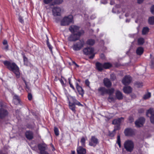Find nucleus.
Listing matches in <instances>:
<instances>
[{"mask_svg": "<svg viewBox=\"0 0 154 154\" xmlns=\"http://www.w3.org/2000/svg\"><path fill=\"white\" fill-rule=\"evenodd\" d=\"M143 85L142 83L137 82L136 84L137 87L138 88H140L143 86Z\"/></svg>", "mask_w": 154, "mask_h": 154, "instance_id": "41", "label": "nucleus"}, {"mask_svg": "<svg viewBox=\"0 0 154 154\" xmlns=\"http://www.w3.org/2000/svg\"><path fill=\"white\" fill-rule=\"evenodd\" d=\"M132 81L131 78L129 75H126L122 80V83L125 85H127L129 84Z\"/></svg>", "mask_w": 154, "mask_h": 154, "instance_id": "12", "label": "nucleus"}, {"mask_svg": "<svg viewBox=\"0 0 154 154\" xmlns=\"http://www.w3.org/2000/svg\"><path fill=\"white\" fill-rule=\"evenodd\" d=\"M120 7V5H117L116 6V7L117 8H119Z\"/></svg>", "mask_w": 154, "mask_h": 154, "instance_id": "63", "label": "nucleus"}, {"mask_svg": "<svg viewBox=\"0 0 154 154\" xmlns=\"http://www.w3.org/2000/svg\"><path fill=\"white\" fill-rule=\"evenodd\" d=\"M79 27L77 26L72 25L70 26L69 29L72 33H77L79 31Z\"/></svg>", "mask_w": 154, "mask_h": 154, "instance_id": "13", "label": "nucleus"}, {"mask_svg": "<svg viewBox=\"0 0 154 154\" xmlns=\"http://www.w3.org/2000/svg\"><path fill=\"white\" fill-rule=\"evenodd\" d=\"M145 42L144 39L142 37L139 38L137 40V43L139 45H143Z\"/></svg>", "mask_w": 154, "mask_h": 154, "instance_id": "27", "label": "nucleus"}, {"mask_svg": "<svg viewBox=\"0 0 154 154\" xmlns=\"http://www.w3.org/2000/svg\"><path fill=\"white\" fill-rule=\"evenodd\" d=\"M149 23L150 24H154V17L152 16L149 18L148 20Z\"/></svg>", "mask_w": 154, "mask_h": 154, "instance_id": "31", "label": "nucleus"}, {"mask_svg": "<svg viewBox=\"0 0 154 154\" xmlns=\"http://www.w3.org/2000/svg\"><path fill=\"white\" fill-rule=\"evenodd\" d=\"M98 143L99 141L98 139L95 136H92L90 140L89 145L91 146H95Z\"/></svg>", "mask_w": 154, "mask_h": 154, "instance_id": "9", "label": "nucleus"}, {"mask_svg": "<svg viewBox=\"0 0 154 154\" xmlns=\"http://www.w3.org/2000/svg\"><path fill=\"white\" fill-rule=\"evenodd\" d=\"M3 44L4 45H6L7 44V41L6 40H4L3 42Z\"/></svg>", "mask_w": 154, "mask_h": 154, "instance_id": "53", "label": "nucleus"}, {"mask_svg": "<svg viewBox=\"0 0 154 154\" xmlns=\"http://www.w3.org/2000/svg\"><path fill=\"white\" fill-rule=\"evenodd\" d=\"M124 121V118L121 117L120 118L116 119L113 120L112 124L114 125H119L120 124Z\"/></svg>", "mask_w": 154, "mask_h": 154, "instance_id": "17", "label": "nucleus"}, {"mask_svg": "<svg viewBox=\"0 0 154 154\" xmlns=\"http://www.w3.org/2000/svg\"><path fill=\"white\" fill-rule=\"evenodd\" d=\"M151 11L152 13L154 14V5L152 6L151 8Z\"/></svg>", "mask_w": 154, "mask_h": 154, "instance_id": "46", "label": "nucleus"}, {"mask_svg": "<svg viewBox=\"0 0 154 154\" xmlns=\"http://www.w3.org/2000/svg\"><path fill=\"white\" fill-rule=\"evenodd\" d=\"M108 101L109 102L113 101L114 100V98L113 97L111 96V95L109 96V97L108 98Z\"/></svg>", "mask_w": 154, "mask_h": 154, "instance_id": "38", "label": "nucleus"}, {"mask_svg": "<svg viewBox=\"0 0 154 154\" xmlns=\"http://www.w3.org/2000/svg\"><path fill=\"white\" fill-rule=\"evenodd\" d=\"M85 139L84 137H82L81 139L80 142L82 146H85Z\"/></svg>", "mask_w": 154, "mask_h": 154, "instance_id": "33", "label": "nucleus"}, {"mask_svg": "<svg viewBox=\"0 0 154 154\" xmlns=\"http://www.w3.org/2000/svg\"><path fill=\"white\" fill-rule=\"evenodd\" d=\"M110 4L111 5H113V4H114V2H112V1H111V2H110Z\"/></svg>", "mask_w": 154, "mask_h": 154, "instance_id": "64", "label": "nucleus"}, {"mask_svg": "<svg viewBox=\"0 0 154 154\" xmlns=\"http://www.w3.org/2000/svg\"><path fill=\"white\" fill-rule=\"evenodd\" d=\"M134 143L131 140L126 141L124 144V146L127 151L131 152L134 148Z\"/></svg>", "mask_w": 154, "mask_h": 154, "instance_id": "4", "label": "nucleus"}, {"mask_svg": "<svg viewBox=\"0 0 154 154\" xmlns=\"http://www.w3.org/2000/svg\"><path fill=\"white\" fill-rule=\"evenodd\" d=\"M103 65L104 68L106 69H108L112 66V64L109 63H105Z\"/></svg>", "mask_w": 154, "mask_h": 154, "instance_id": "30", "label": "nucleus"}, {"mask_svg": "<svg viewBox=\"0 0 154 154\" xmlns=\"http://www.w3.org/2000/svg\"><path fill=\"white\" fill-rule=\"evenodd\" d=\"M119 128V126H117V127H115V130H117Z\"/></svg>", "mask_w": 154, "mask_h": 154, "instance_id": "61", "label": "nucleus"}, {"mask_svg": "<svg viewBox=\"0 0 154 154\" xmlns=\"http://www.w3.org/2000/svg\"><path fill=\"white\" fill-rule=\"evenodd\" d=\"M84 53L86 55H90L89 57L90 59H93L94 56V49L92 48H87L83 50Z\"/></svg>", "mask_w": 154, "mask_h": 154, "instance_id": "6", "label": "nucleus"}, {"mask_svg": "<svg viewBox=\"0 0 154 154\" xmlns=\"http://www.w3.org/2000/svg\"><path fill=\"white\" fill-rule=\"evenodd\" d=\"M118 144L119 147H121V141H120V137L119 135H118L117 137V142Z\"/></svg>", "mask_w": 154, "mask_h": 154, "instance_id": "35", "label": "nucleus"}, {"mask_svg": "<svg viewBox=\"0 0 154 154\" xmlns=\"http://www.w3.org/2000/svg\"><path fill=\"white\" fill-rule=\"evenodd\" d=\"M63 2V0H55V3L56 4H60L62 3Z\"/></svg>", "mask_w": 154, "mask_h": 154, "instance_id": "42", "label": "nucleus"}, {"mask_svg": "<svg viewBox=\"0 0 154 154\" xmlns=\"http://www.w3.org/2000/svg\"><path fill=\"white\" fill-rule=\"evenodd\" d=\"M47 145L45 144H39L38 145V147L40 150V153H41L45 151L46 149Z\"/></svg>", "mask_w": 154, "mask_h": 154, "instance_id": "18", "label": "nucleus"}, {"mask_svg": "<svg viewBox=\"0 0 154 154\" xmlns=\"http://www.w3.org/2000/svg\"><path fill=\"white\" fill-rule=\"evenodd\" d=\"M114 75L112 74H111V78L112 79H113V80L114 79H115V77H114V79L113 78H112V77H113L114 76Z\"/></svg>", "mask_w": 154, "mask_h": 154, "instance_id": "56", "label": "nucleus"}, {"mask_svg": "<svg viewBox=\"0 0 154 154\" xmlns=\"http://www.w3.org/2000/svg\"><path fill=\"white\" fill-rule=\"evenodd\" d=\"M32 95L31 94H29L28 95V98L29 100H31L32 99Z\"/></svg>", "mask_w": 154, "mask_h": 154, "instance_id": "49", "label": "nucleus"}, {"mask_svg": "<svg viewBox=\"0 0 154 154\" xmlns=\"http://www.w3.org/2000/svg\"><path fill=\"white\" fill-rule=\"evenodd\" d=\"M3 63L8 69L14 73L17 78L19 77L20 73L19 71V68L15 63H11L7 60L3 61Z\"/></svg>", "mask_w": 154, "mask_h": 154, "instance_id": "1", "label": "nucleus"}, {"mask_svg": "<svg viewBox=\"0 0 154 154\" xmlns=\"http://www.w3.org/2000/svg\"><path fill=\"white\" fill-rule=\"evenodd\" d=\"M73 100L74 103H75V105H77L79 106H83V105L75 99V97H73Z\"/></svg>", "mask_w": 154, "mask_h": 154, "instance_id": "32", "label": "nucleus"}, {"mask_svg": "<svg viewBox=\"0 0 154 154\" xmlns=\"http://www.w3.org/2000/svg\"><path fill=\"white\" fill-rule=\"evenodd\" d=\"M135 35V34H133L132 35V34L129 35V36L130 37H134V36Z\"/></svg>", "mask_w": 154, "mask_h": 154, "instance_id": "59", "label": "nucleus"}, {"mask_svg": "<svg viewBox=\"0 0 154 154\" xmlns=\"http://www.w3.org/2000/svg\"><path fill=\"white\" fill-rule=\"evenodd\" d=\"M84 33L83 30L77 33H72L69 37L68 38V40L69 41H75L78 40L80 37Z\"/></svg>", "mask_w": 154, "mask_h": 154, "instance_id": "3", "label": "nucleus"}, {"mask_svg": "<svg viewBox=\"0 0 154 154\" xmlns=\"http://www.w3.org/2000/svg\"><path fill=\"white\" fill-rule=\"evenodd\" d=\"M19 20L20 22L21 23H23V20L21 17H19Z\"/></svg>", "mask_w": 154, "mask_h": 154, "instance_id": "48", "label": "nucleus"}, {"mask_svg": "<svg viewBox=\"0 0 154 154\" xmlns=\"http://www.w3.org/2000/svg\"><path fill=\"white\" fill-rule=\"evenodd\" d=\"M53 15L54 16L60 15L61 12V9L59 7H54L52 10Z\"/></svg>", "mask_w": 154, "mask_h": 154, "instance_id": "15", "label": "nucleus"}, {"mask_svg": "<svg viewBox=\"0 0 154 154\" xmlns=\"http://www.w3.org/2000/svg\"><path fill=\"white\" fill-rule=\"evenodd\" d=\"M41 154H49L48 152L45 151L43 152L42 153H41Z\"/></svg>", "mask_w": 154, "mask_h": 154, "instance_id": "57", "label": "nucleus"}, {"mask_svg": "<svg viewBox=\"0 0 154 154\" xmlns=\"http://www.w3.org/2000/svg\"><path fill=\"white\" fill-rule=\"evenodd\" d=\"M76 87L79 94L83 96L84 94V91L82 88L77 83L76 84Z\"/></svg>", "mask_w": 154, "mask_h": 154, "instance_id": "20", "label": "nucleus"}, {"mask_svg": "<svg viewBox=\"0 0 154 154\" xmlns=\"http://www.w3.org/2000/svg\"><path fill=\"white\" fill-rule=\"evenodd\" d=\"M77 154H86V150L82 146H78L77 149Z\"/></svg>", "mask_w": 154, "mask_h": 154, "instance_id": "16", "label": "nucleus"}, {"mask_svg": "<svg viewBox=\"0 0 154 154\" xmlns=\"http://www.w3.org/2000/svg\"><path fill=\"white\" fill-rule=\"evenodd\" d=\"M128 11V9L127 7H125L124 8L122 9V11L123 12H125Z\"/></svg>", "mask_w": 154, "mask_h": 154, "instance_id": "44", "label": "nucleus"}, {"mask_svg": "<svg viewBox=\"0 0 154 154\" xmlns=\"http://www.w3.org/2000/svg\"><path fill=\"white\" fill-rule=\"evenodd\" d=\"M47 45L49 48L50 50L52 51V47L50 45V44L48 42L47 43Z\"/></svg>", "mask_w": 154, "mask_h": 154, "instance_id": "45", "label": "nucleus"}, {"mask_svg": "<svg viewBox=\"0 0 154 154\" xmlns=\"http://www.w3.org/2000/svg\"><path fill=\"white\" fill-rule=\"evenodd\" d=\"M116 98L119 100H122L123 98L122 93L119 91H117L116 93Z\"/></svg>", "mask_w": 154, "mask_h": 154, "instance_id": "21", "label": "nucleus"}, {"mask_svg": "<svg viewBox=\"0 0 154 154\" xmlns=\"http://www.w3.org/2000/svg\"><path fill=\"white\" fill-rule=\"evenodd\" d=\"M24 64L26 65H27V59L25 56H23Z\"/></svg>", "mask_w": 154, "mask_h": 154, "instance_id": "40", "label": "nucleus"}, {"mask_svg": "<svg viewBox=\"0 0 154 154\" xmlns=\"http://www.w3.org/2000/svg\"><path fill=\"white\" fill-rule=\"evenodd\" d=\"M26 136L27 138L31 140L33 138V134L31 131H27L26 133Z\"/></svg>", "mask_w": 154, "mask_h": 154, "instance_id": "24", "label": "nucleus"}, {"mask_svg": "<svg viewBox=\"0 0 154 154\" xmlns=\"http://www.w3.org/2000/svg\"><path fill=\"white\" fill-rule=\"evenodd\" d=\"M73 22V18L72 15H70L64 17L60 21V25L66 26Z\"/></svg>", "mask_w": 154, "mask_h": 154, "instance_id": "2", "label": "nucleus"}, {"mask_svg": "<svg viewBox=\"0 0 154 154\" xmlns=\"http://www.w3.org/2000/svg\"><path fill=\"white\" fill-rule=\"evenodd\" d=\"M8 115V112L6 110L3 109H0V118L3 119L6 117Z\"/></svg>", "mask_w": 154, "mask_h": 154, "instance_id": "14", "label": "nucleus"}, {"mask_svg": "<svg viewBox=\"0 0 154 154\" xmlns=\"http://www.w3.org/2000/svg\"><path fill=\"white\" fill-rule=\"evenodd\" d=\"M69 101V109H71L74 113H75V104L74 103L73 97L69 96L68 97Z\"/></svg>", "mask_w": 154, "mask_h": 154, "instance_id": "7", "label": "nucleus"}, {"mask_svg": "<svg viewBox=\"0 0 154 154\" xmlns=\"http://www.w3.org/2000/svg\"><path fill=\"white\" fill-rule=\"evenodd\" d=\"M149 31V29L147 27H144L142 30V34L143 35L146 34Z\"/></svg>", "mask_w": 154, "mask_h": 154, "instance_id": "28", "label": "nucleus"}, {"mask_svg": "<svg viewBox=\"0 0 154 154\" xmlns=\"http://www.w3.org/2000/svg\"><path fill=\"white\" fill-rule=\"evenodd\" d=\"M151 64V65L152 67H154V58L152 60Z\"/></svg>", "mask_w": 154, "mask_h": 154, "instance_id": "52", "label": "nucleus"}, {"mask_svg": "<svg viewBox=\"0 0 154 154\" xmlns=\"http://www.w3.org/2000/svg\"><path fill=\"white\" fill-rule=\"evenodd\" d=\"M124 92L126 94H129L132 91V89L131 87L129 86L125 87L123 89Z\"/></svg>", "mask_w": 154, "mask_h": 154, "instance_id": "25", "label": "nucleus"}, {"mask_svg": "<svg viewBox=\"0 0 154 154\" xmlns=\"http://www.w3.org/2000/svg\"><path fill=\"white\" fill-rule=\"evenodd\" d=\"M71 154H75V152L74 151H72Z\"/></svg>", "mask_w": 154, "mask_h": 154, "instance_id": "62", "label": "nucleus"}, {"mask_svg": "<svg viewBox=\"0 0 154 154\" xmlns=\"http://www.w3.org/2000/svg\"><path fill=\"white\" fill-rule=\"evenodd\" d=\"M87 43L88 45H92L95 43V41L92 39H90L87 41Z\"/></svg>", "mask_w": 154, "mask_h": 154, "instance_id": "29", "label": "nucleus"}, {"mask_svg": "<svg viewBox=\"0 0 154 154\" xmlns=\"http://www.w3.org/2000/svg\"><path fill=\"white\" fill-rule=\"evenodd\" d=\"M8 45H7L5 47V48H4V49L6 50H7L8 49Z\"/></svg>", "mask_w": 154, "mask_h": 154, "instance_id": "55", "label": "nucleus"}, {"mask_svg": "<svg viewBox=\"0 0 154 154\" xmlns=\"http://www.w3.org/2000/svg\"><path fill=\"white\" fill-rule=\"evenodd\" d=\"M101 3L104 4H106L107 3V2L106 1H105L104 2H103V1H102Z\"/></svg>", "mask_w": 154, "mask_h": 154, "instance_id": "60", "label": "nucleus"}, {"mask_svg": "<svg viewBox=\"0 0 154 154\" xmlns=\"http://www.w3.org/2000/svg\"><path fill=\"white\" fill-rule=\"evenodd\" d=\"M144 50L142 47H138L136 50V52L138 55H141L143 53Z\"/></svg>", "mask_w": 154, "mask_h": 154, "instance_id": "26", "label": "nucleus"}, {"mask_svg": "<svg viewBox=\"0 0 154 154\" xmlns=\"http://www.w3.org/2000/svg\"><path fill=\"white\" fill-rule=\"evenodd\" d=\"M14 101V100H16L17 103H19V97L18 96L16 95H14L13 97Z\"/></svg>", "mask_w": 154, "mask_h": 154, "instance_id": "36", "label": "nucleus"}, {"mask_svg": "<svg viewBox=\"0 0 154 154\" xmlns=\"http://www.w3.org/2000/svg\"><path fill=\"white\" fill-rule=\"evenodd\" d=\"M150 97L151 93H148L144 95L143 98L144 99H147L149 98Z\"/></svg>", "mask_w": 154, "mask_h": 154, "instance_id": "34", "label": "nucleus"}, {"mask_svg": "<svg viewBox=\"0 0 154 154\" xmlns=\"http://www.w3.org/2000/svg\"><path fill=\"white\" fill-rule=\"evenodd\" d=\"M143 1V0H138L137 2L138 3L140 4Z\"/></svg>", "mask_w": 154, "mask_h": 154, "instance_id": "54", "label": "nucleus"}, {"mask_svg": "<svg viewBox=\"0 0 154 154\" xmlns=\"http://www.w3.org/2000/svg\"><path fill=\"white\" fill-rule=\"evenodd\" d=\"M145 121V119L143 117H141L139 118L135 122L136 126L137 127H140L142 126Z\"/></svg>", "mask_w": 154, "mask_h": 154, "instance_id": "11", "label": "nucleus"}, {"mask_svg": "<svg viewBox=\"0 0 154 154\" xmlns=\"http://www.w3.org/2000/svg\"><path fill=\"white\" fill-rule=\"evenodd\" d=\"M73 63L75 65V66H76L77 67H79V66L75 62H73Z\"/></svg>", "mask_w": 154, "mask_h": 154, "instance_id": "58", "label": "nucleus"}, {"mask_svg": "<svg viewBox=\"0 0 154 154\" xmlns=\"http://www.w3.org/2000/svg\"><path fill=\"white\" fill-rule=\"evenodd\" d=\"M149 115H151V116L150 117L151 122L152 124H154V110L152 108H150L147 111L146 113V115L147 116L149 117Z\"/></svg>", "mask_w": 154, "mask_h": 154, "instance_id": "10", "label": "nucleus"}, {"mask_svg": "<svg viewBox=\"0 0 154 154\" xmlns=\"http://www.w3.org/2000/svg\"><path fill=\"white\" fill-rule=\"evenodd\" d=\"M96 66L97 69L99 71H101L104 68L103 65L99 62L96 63Z\"/></svg>", "mask_w": 154, "mask_h": 154, "instance_id": "23", "label": "nucleus"}, {"mask_svg": "<svg viewBox=\"0 0 154 154\" xmlns=\"http://www.w3.org/2000/svg\"><path fill=\"white\" fill-rule=\"evenodd\" d=\"M104 85L107 88L110 87L112 85V83L110 80L107 78H105L103 80Z\"/></svg>", "mask_w": 154, "mask_h": 154, "instance_id": "19", "label": "nucleus"}, {"mask_svg": "<svg viewBox=\"0 0 154 154\" xmlns=\"http://www.w3.org/2000/svg\"><path fill=\"white\" fill-rule=\"evenodd\" d=\"M98 90L100 92L102 95H103L105 94H108L109 96L112 94L114 91V89L113 88L107 89L103 87L100 88L98 89Z\"/></svg>", "mask_w": 154, "mask_h": 154, "instance_id": "5", "label": "nucleus"}, {"mask_svg": "<svg viewBox=\"0 0 154 154\" xmlns=\"http://www.w3.org/2000/svg\"><path fill=\"white\" fill-rule=\"evenodd\" d=\"M61 83V84L63 86V87H65V84H64V82L62 80V79H60V80H59Z\"/></svg>", "mask_w": 154, "mask_h": 154, "instance_id": "47", "label": "nucleus"}, {"mask_svg": "<svg viewBox=\"0 0 154 154\" xmlns=\"http://www.w3.org/2000/svg\"><path fill=\"white\" fill-rule=\"evenodd\" d=\"M85 83L86 85L88 86H89L90 84V82L88 80H85Z\"/></svg>", "mask_w": 154, "mask_h": 154, "instance_id": "50", "label": "nucleus"}, {"mask_svg": "<svg viewBox=\"0 0 154 154\" xmlns=\"http://www.w3.org/2000/svg\"><path fill=\"white\" fill-rule=\"evenodd\" d=\"M133 130L130 128H127L125 130V134L126 136H131L133 134Z\"/></svg>", "mask_w": 154, "mask_h": 154, "instance_id": "22", "label": "nucleus"}, {"mask_svg": "<svg viewBox=\"0 0 154 154\" xmlns=\"http://www.w3.org/2000/svg\"><path fill=\"white\" fill-rule=\"evenodd\" d=\"M129 120L130 122H131L133 121V119L132 117H130L129 118Z\"/></svg>", "mask_w": 154, "mask_h": 154, "instance_id": "51", "label": "nucleus"}, {"mask_svg": "<svg viewBox=\"0 0 154 154\" xmlns=\"http://www.w3.org/2000/svg\"><path fill=\"white\" fill-rule=\"evenodd\" d=\"M84 42L83 41H80L79 42L74 45L73 49L75 51H78L80 50L83 46Z\"/></svg>", "mask_w": 154, "mask_h": 154, "instance_id": "8", "label": "nucleus"}, {"mask_svg": "<svg viewBox=\"0 0 154 154\" xmlns=\"http://www.w3.org/2000/svg\"><path fill=\"white\" fill-rule=\"evenodd\" d=\"M54 132L55 135L57 136H58L59 135V130L56 127H54Z\"/></svg>", "mask_w": 154, "mask_h": 154, "instance_id": "37", "label": "nucleus"}, {"mask_svg": "<svg viewBox=\"0 0 154 154\" xmlns=\"http://www.w3.org/2000/svg\"><path fill=\"white\" fill-rule=\"evenodd\" d=\"M52 0H44V2L45 4H48L51 2Z\"/></svg>", "mask_w": 154, "mask_h": 154, "instance_id": "43", "label": "nucleus"}, {"mask_svg": "<svg viewBox=\"0 0 154 154\" xmlns=\"http://www.w3.org/2000/svg\"><path fill=\"white\" fill-rule=\"evenodd\" d=\"M68 80L69 83L70 85V87L73 90H75L74 87L72 85V84L71 83V79L70 78H69L68 79Z\"/></svg>", "mask_w": 154, "mask_h": 154, "instance_id": "39", "label": "nucleus"}]
</instances>
